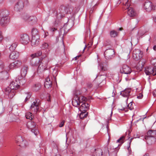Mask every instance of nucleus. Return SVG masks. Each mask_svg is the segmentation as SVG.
Returning <instances> with one entry per match:
<instances>
[{"instance_id":"6","label":"nucleus","mask_w":156,"mask_h":156,"mask_svg":"<svg viewBox=\"0 0 156 156\" xmlns=\"http://www.w3.org/2000/svg\"><path fill=\"white\" fill-rule=\"evenodd\" d=\"M143 56V52L138 49H135L133 51V57L136 60L140 59Z\"/></svg>"},{"instance_id":"58","label":"nucleus","mask_w":156,"mask_h":156,"mask_svg":"<svg viewBox=\"0 0 156 156\" xmlns=\"http://www.w3.org/2000/svg\"><path fill=\"white\" fill-rule=\"evenodd\" d=\"M142 96H143V95L141 94L139 96H137V98H140L141 97H142Z\"/></svg>"},{"instance_id":"31","label":"nucleus","mask_w":156,"mask_h":156,"mask_svg":"<svg viewBox=\"0 0 156 156\" xmlns=\"http://www.w3.org/2000/svg\"><path fill=\"white\" fill-rule=\"evenodd\" d=\"M32 37H35L36 36H39L38 35V31L35 28L33 29L32 30Z\"/></svg>"},{"instance_id":"61","label":"nucleus","mask_w":156,"mask_h":156,"mask_svg":"<svg viewBox=\"0 0 156 156\" xmlns=\"http://www.w3.org/2000/svg\"><path fill=\"white\" fill-rule=\"evenodd\" d=\"M119 110H125V108H123L122 109H119Z\"/></svg>"},{"instance_id":"28","label":"nucleus","mask_w":156,"mask_h":156,"mask_svg":"<svg viewBox=\"0 0 156 156\" xmlns=\"http://www.w3.org/2000/svg\"><path fill=\"white\" fill-rule=\"evenodd\" d=\"M98 67L103 72L106 71L108 69L107 68L106 66H104L102 63L99 64Z\"/></svg>"},{"instance_id":"36","label":"nucleus","mask_w":156,"mask_h":156,"mask_svg":"<svg viewBox=\"0 0 156 156\" xmlns=\"http://www.w3.org/2000/svg\"><path fill=\"white\" fill-rule=\"evenodd\" d=\"M32 113L30 112H28L26 114V117L27 119H29L30 120H31L32 119Z\"/></svg>"},{"instance_id":"18","label":"nucleus","mask_w":156,"mask_h":156,"mask_svg":"<svg viewBox=\"0 0 156 156\" xmlns=\"http://www.w3.org/2000/svg\"><path fill=\"white\" fill-rule=\"evenodd\" d=\"M126 9H128L127 14L129 16L133 17L136 15V13L133 9L129 7V6Z\"/></svg>"},{"instance_id":"15","label":"nucleus","mask_w":156,"mask_h":156,"mask_svg":"<svg viewBox=\"0 0 156 156\" xmlns=\"http://www.w3.org/2000/svg\"><path fill=\"white\" fill-rule=\"evenodd\" d=\"M156 134V131L154 130H149L147 133V136H145V139L146 140L147 143L149 142V140H151L150 137H153Z\"/></svg>"},{"instance_id":"11","label":"nucleus","mask_w":156,"mask_h":156,"mask_svg":"<svg viewBox=\"0 0 156 156\" xmlns=\"http://www.w3.org/2000/svg\"><path fill=\"white\" fill-rule=\"evenodd\" d=\"M40 39L39 36L32 37L31 40V45L34 47L37 46L40 43Z\"/></svg>"},{"instance_id":"1","label":"nucleus","mask_w":156,"mask_h":156,"mask_svg":"<svg viewBox=\"0 0 156 156\" xmlns=\"http://www.w3.org/2000/svg\"><path fill=\"white\" fill-rule=\"evenodd\" d=\"M87 100L86 98L84 96L79 97L76 95L72 101V104L73 106L78 107L80 104L82 103L80 108H78L80 112H86L89 107V105L85 102Z\"/></svg>"},{"instance_id":"13","label":"nucleus","mask_w":156,"mask_h":156,"mask_svg":"<svg viewBox=\"0 0 156 156\" xmlns=\"http://www.w3.org/2000/svg\"><path fill=\"white\" fill-rule=\"evenodd\" d=\"M145 72L147 75L152 74L153 76L156 75V67H154L153 68L152 67H148L146 69Z\"/></svg>"},{"instance_id":"48","label":"nucleus","mask_w":156,"mask_h":156,"mask_svg":"<svg viewBox=\"0 0 156 156\" xmlns=\"http://www.w3.org/2000/svg\"><path fill=\"white\" fill-rule=\"evenodd\" d=\"M65 123V121L64 120L62 121L60 124L59 126L60 127L63 126Z\"/></svg>"},{"instance_id":"5","label":"nucleus","mask_w":156,"mask_h":156,"mask_svg":"<svg viewBox=\"0 0 156 156\" xmlns=\"http://www.w3.org/2000/svg\"><path fill=\"white\" fill-rule=\"evenodd\" d=\"M16 142L22 147H24L27 145V142L23 139V138L20 136H17L15 139Z\"/></svg>"},{"instance_id":"51","label":"nucleus","mask_w":156,"mask_h":156,"mask_svg":"<svg viewBox=\"0 0 156 156\" xmlns=\"http://www.w3.org/2000/svg\"><path fill=\"white\" fill-rule=\"evenodd\" d=\"M3 37L2 35V33L0 32V42L2 40Z\"/></svg>"},{"instance_id":"30","label":"nucleus","mask_w":156,"mask_h":156,"mask_svg":"<svg viewBox=\"0 0 156 156\" xmlns=\"http://www.w3.org/2000/svg\"><path fill=\"white\" fill-rule=\"evenodd\" d=\"M18 43L17 42H14L9 47V49L11 51L14 50L16 47Z\"/></svg>"},{"instance_id":"49","label":"nucleus","mask_w":156,"mask_h":156,"mask_svg":"<svg viewBox=\"0 0 156 156\" xmlns=\"http://www.w3.org/2000/svg\"><path fill=\"white\" fill-rule=\"evenodd\" d=\"M37 57V55L36 53H34L31 54L30 55V57L32 58H34Z\"/></svg>"},{"instance_id":"9","label":"nucleus","mask_w":156,"mask_h":156,"mask_svg":"<svg viewBox=\"0 0 156 156\" xmlns=\"http://www.w3.org/2000/svg\"><path fill=\"white\" fill-rule=\"evenodd\" d=\"M115 52L113 50L109 49L106 50L104 52V56L106 59L112 58L114 55Z\"/></svg>"},{"instance_id":"14","label":"nucleus","mask_w":156,"mask_h":156,"mask_svg":"<svg viewBox=\"0 0 156 156\" xmlns=\"http://www.w3.org/2000/svg\"><path fill=\"white\" fill-rule=\"evenodd\" d=\"M22 64V62L19 60H16L9 65V69H13L19 67Z\"/></svg>"},{"instance_id":"39","label":"nucleus","mask_w":156,"mask_h":156,"mask_svg":"<svg viewBox=\"0 0 156 156\" xmlns=\"http://www.w3.org/2000/svg\"><path fill=\"white\" fill-rule=\"evenodd\" d=\"M37 18L36 17L34 16H31L29 17L28 21H32L33 22H36Z\"/></svg>"},{"instance_id":"16","label":"nucleus","mask_w":156,"mask_h":156,"mask_svg":"<svg viewBox=\"0 0 156 156\" xmlns=\"http://www.w3.org/2000/svg\"><path fill=\"white\" fill-rule=\"evenodd\" d=\"M0 23L2 26H4L8 24L9 22V16L1 17Z\"/></svg>"},{"instance_id":"56","label":"nucleus","mask_w":156,"mask_h":156,"mask_svg":"<svg viewBox=\"0 0 156 156\" xmlns=\"http://www.w3.org/2000/svg\"><path fill=\"white\" fill-rule=\"evenodd\" d=\"M115 106H113L112 107V109H111V116H112V110H113V108Z\"/></svg>"},{"instance_id":"52","label":"nucleus","mask_w":156,"mask_h":156,"mask_svg":"<svg viewBox=\"0 0 156 156\" xmlns=\"http://www.w3.org/2000/svg\"><path fill=\"white\" fill-rule=\"evenodd\" d=\"M56 30V29L55 27L50 28V30L51 32H54V31H55Z\"/></svg>"},{"instance_id":"17","label":"nucleus","mask_w":156,"mask_h":156,"mask_svg":"<svg viewBox=\"0 0 156 156\" xmlns=\"http://www.w3.org/2000/svg\"><path fill=\"white\" fill-rule=\"evenodd\" d=\"M67 24L65 23L63 26V27L60 29V31L59 33V34L60 35H62L63 36L65 35L67 33L68 31L69 30V28H67Z\"/></svg>"},{"instance_id":"26","label":"nucleus","mask_w":156,"mask_h":156,"mask_svg":"<svg viewBox=\"0 0 156 156\" xmlns=\"http://www.w3.org/2000/svg\"><path fill=\"white\" fill-rule=\"evenodd\" d=\"M98 79L99 80L100 83H101L102 82L104 83H105V80L106 79V76L104 75H101L100 76H98Z\"/></svg>"},{"instance_id":"8","label":"nucleus","mask_w":156,"mask_h":156,"mask_svg":"<svg viewBox=\"0 0 156 156\" xmlns=\"http://www.w3.org/2000/svg\"><path fill=\"white\" fill-rule=\"evenodd\" d=\"M120 71L122 73L129 74L131 72V70L128 66L126 65H123L120 69Z\"/></svg>"},{"instance_id":"32","label":"nucleus","mask_w":156,"mask_h":156,"mask_svg":"<svg viewBox=\"0 0 156 156\" xmlns=\"http://www.w3.org/2000/svg\"><path fill=\"white\" fill-rule=\"evenodd\" d=\"M64 16L65 14L63 12H60L58 13V12L57 13V18L58 19L62 18Z\"/></svg>"},{"instance_id":"54","label":"nucleus","mask_w":156,"mask_h":156,"mask_svg":"<svg viewBox=\"0 0 156 156\" xmlns=\"http://www.w3.org/2000/svg\"><path fill=\"white\" fill-rule=\"evenodd\" d=\"M152 17L154 22H156V15L153 16Z\"/></svg>"},{"instance_id":"64","label":"nucleus","mask_w":156,"mask_h":156,"mask_svg":"<svg viewBox=\"0 0 156 156\" xmlns=\"http://www.w3.org/2000/svg\"><path fill=\"white\" fill-rule=\"evenodd\" d=\"M85 48H86V46H85V48H84V49H83V51H84L85 50Z\"/></svg>"},{"instance_id":"12","label":"nucleus","mask_w":156,"mask_h":156,"mask_svg":"<svg viewBox=\"0 0 156 156\" xmlns=\"http://www.w3.org/2000/svg\"><path fill=\"white\" fill-rule=\"evenodd\" d=\"M39 101L38 99H36V101L34 102L33 104L31 105L30 108L34 112H37L39 109Z\"/></svg>"},{"instance_id":"20","label":"nucleus","mask_w":156,"mask_h":156,"mask_svg":"<svg viewBox=\"0 0 156 156\" xmlns=\"http://www.w3.org/2000/svg\"><path fill=\"white\" fill-rule=\"evenodd\" d=\"M19 56V53L16 51L12 52L9 55V58L12 59H17Z\"/></svg>"},{"instance_id":"57","label":"nucleus","mask_w":156,"mask_h":156,"mask_svg":"<svg viewBox=\"0 0 156 156\" xmlns=\"http://www.w3.org/2000/svg\"><path fill=\"white\" fill-rule=\"evenodd\" d=\"M139 137H140L139 136H138V135H136V136H135V135H134V136L133 137V138H139Z\"/></svg>"},{"instance_id":"55","label":"nucleus","mask_w":156,"mask_h":156,"mask_svg":"<svg viewBox=\"0 0 156 156\" xmlns=\"http://www.w3.org/2000/svg\"><path fill=\"white\" fill-rule=\"evenodd\" d=\"M153 94L154 96L156 97V89L153 92Z\"/></svg>"},{"instance_id":"21","label":"nucleus","mask_w":156,"mask_h":156,"mask_svg":"<svg viewBox=\"0 0 156 156\" xmlns=\"http://www.w3.org/2000/svg\"><path fill=\"white\" fill-rule=\"evenodd\" d=\"M27 69L28 67L26 66H24L22 68L21 71V75L23 78L26 76Z\"/></svg>"},{"instance_id":"35","label":"nucleus","mask_w":156,"mask_h":156,"mask_svg":"<svg viewBox=\"0 0 156 156\" xmlns=\"http://www.w3.org/2000/svg\"><path fill=\"white\" fill-rule=\"evenodd\" d=\"M121 1L122 2L123 5H125L127 8V7L129 6L130 5L128 2L129 0H121Z\"/></svg>"},{"instance_id":"19","label":"nucleus","mask_w":156,"mask_h":156,"mask_svg":"<svg viewBox=\"0 0 156 156\" xmlns=\"http://www.w3.org/2000/svg\"><path fill=\"white\" fill-rule=\"evenodd\" d=\"M52 85V82L49 77L47 78L45 80L44 82V87L47 88H49L51 87Z\"/></svg>"},{"instance_id":"46","label":"nucleus","mask_w":156,"mask_h":156,"mask_svg":"<svg viewBox=\"0 0 156 156\" xmlns=\"http://www.w3.org/2000/svg\"><path fill=\"white\" fill-rule=\"evenodd\" d=\"M133 138H131L130 139H129V147H128V149L129 150V148H130V144H131V142L133 140Z\"/></svg>"},{"instance_id":"40","label":"nucleus","mask_w":156,"mask_h":156,"mask_svg":"<svg viewBox=\"0 0 156 156\" xmlns=\"http://www.w3.org/2000/svg\"><path fill=\"white\" fill-rule=\"evenodd\" d=\"M125 137L122 136L119 139L117 140V142L118 143H120L121 144H123L124 142V139Z\"/></svg>"},{"instance_id":"25","label":"nucleus","mask_w":156,"mask_h":156,"mask_svg":"<svg viewBox=\"0 0 156 156\" xmlns=\"http://www.w3.org/2000/svg\"><path fill=\"white\" fill-rule=\"evenodd\" d=\"M9 12L6 9L3 10L1 12L0 15L1 17L8 16Z\"/></svg>"},{"instance_id":"60","label":"nucleus","mask_w":156,"mask_h":156,"mask_svg":"<svg viewBox=\"0 0 156 156\" xmlns=\"http://www.w3.org/2000/svg\"><path fill=\"white\" fill-rule=\"evenodd\" d=\"M144 156H149V155L148 154H146Z\"/></svg>"},{"instance_id":"53","label":"nucleus","mask_w":156,"mask_h":156,"mask_svg":"<svg viewBox=\"0 0 156 156\" xmlns=\"http://www.w3.org/2000/svg\"><path fill=\"white\" fill-rule=\"evenodd\" d=\"M92 86V85L91 83H88L87 84V86L89 88L91 87Z\"/></svg>"},{"instance_id":"27","label":"nucleus","mask_w":156,"mask_h":156,"mask_svg":"<svg viewBox=\"0 0 156 156\" xmlns=\"http://www.w3.org/2000/svg\"><path fill=\"white\" fill-rule=\"evenodd\" d=\"M118 33L115 30H112L110 32V35L111 37H115L117 36Z\"/></svg>"},{"instance_id":"10","label":"nucleus","mask_w":156,"mask_h":156,"mask_svg":"<svg viewBox=\"0 0 156 156\" xmlns=\"http://www.w3.org/2000/svg\"><path fill=\"white\" fill-rule=\"evenodd\" d=\"M30 39L28 35L24 34L21 35L20 41L24 44H27L29 43Z\"/></svg>"},{"instance_id":"41","label":"nucleus","mask_w":156,"mask_h":156,"mask_svg":"<svg viewBox=\"0 0 156 156\" xmlns=\"http://www.w3.org/2000/svg\"><path fill=\"white\" fill-rule=\"evenodd\" d=\"M145 63L144 60L143 59H141L138 63L139 66L140 67H142Z\"/></svg>"},{"instance_id":"34","label":"nucleus","mask_w":156,"mask_h":156,"mask_svg":"<svg viewBox=\"0 0 156 156\" xmlns=\"http://www.w3.org/2000/svg\"><path fill=\"white\" fill-rule=\"evenodd\" d=\"M145 33V31L144 30V28H143L139 30L137 32V34L139 36H142L144 35Z\"/></svg>"},{"instance_id":"33","label":"nucleus","mask_w":156,"mask_h":156,"mask_svg":"<svg viewBox=\"0 0 156 156\" xmlns=\"http://www.w3.org/2000/svg\"><path fill=\"white\" fill-rule=\"evenodd\" d=\"M8 76V73L7 71L3 72L0 73V77L2 79L5 78V76Z\"/></svg>"},{"instance_id":"38","label":"nucleus","mask_w":156,"mask_h":156,"mask_svg":"<svg viewBox=\"0 0 156 156\" xmlns=\"http://www.w3.org/2000/svg\"><path fill=\"white\" fill-rule=\"evenodd\" d=\"M48 47V44L47 43H44L42 44L41 48L43 50H45L47 49Z\"/></svg>"},{"instance_id":"24","label":"nucleus","mask_w":156,"mask_h":156,"mask_svg":"<svg viewBox=\"0 0 156 156\" xmlns=\"http://www.w3.org/2000/svg\"><path fill=\"white\" fill-rule=\"evenodd\" d=\"M102 151L100 149L96 150L94 153V156H102Z\"/></svg>"},{"instance_id":"3","label":"nucleus","mask_w":156,"mask_h":156,"mask_svg":"<svg viewBox=\"0 0 156 156\" xmlns=\"http://www.w3.org/2000/svg\"><path fill=\"white\" fill-rule=\"evenodd\" d=\"M48 59L46 58L42 59L41 61L38 60L36 61L35 63L32 62V65L34 66H37L39 64L38 69L42 71L44 70L47 68Z\"/></svg>"},{"instance_id":"47","label":"nucleus","mask_w":156,"mask_h":156,"mask_svg":"<svg viewBox=\"0 0 156 156\" xmlns=\"http://www.w3.org/2000/svg\"><path fill=\"white\" fill-rule=\"evenodd\" d=\"M42 53L41 51H39L36 53V54L37 56H39L41 55Z\"/></svg>"},{"instance_id":"44","label":"nucleus","mask_w":156,"mask_h":156,"mask_svg":"<svg viewBox=\"0 0 156 156\" xmlns=\"http://www.w3.org/2000/svg\"><path fill=\"white\" fill-rule=\"evenodd\" d=\"M27 96H26L25 99V101H26L28 100L31 97V94L30 93H28L27 94Z\"/></svg>"},{"instance_id":"63","label":"nucleus","mask_w":156,"mask_h":156,"mask_svg":"<svg viewBox=\"0 0 156 156\" xmlns=\"http://www.w3.org/2000/svg\"><path fill=\"white\" fill-rule=\"evenodd\" d=\"M119 30H122V28H119Z\"/></svg>"},{"instance_id":"2","label":"nucleus","mask_w":156,"mask_h":156,"mask_svg":"<svg viewBox=\"0 0 156 156\" xmlns=\"http://www.w3.org/2000/svg\"><path fill=\"white\" fill-rule=\"evenodd\" d=\"M19 85L14 81L12 82L9 87L5 88V93L10 98H12L15 94V90L17 89Z\"/></svg>"},{"instance_id":"62","label":"nucleus","mask_w":156,"mask_h":156,"mask_svg":"<svg viewBox=\"0 0 156 156\" xmlns=\"http://www.w3.org/2000/svg\"><path fill=\"white\" fill-rule=\"evenodd\" d=\"M80 57V56H76L75 58L76 59H77V58H79Z\"/></svg>"},{"instance_id":"43","label":"nucleus","mask_w":156,"mask_h":156,"mask_svg":"<svg viewBox=\"0 0 156 156\" xmlns=\"http://www.w3.org/2000/svg\"><path fill=\"white\" fill-rule=\"evenodd\" d=\"M151 63L152 65L154 66V67H156V58L152 59L151 60Z\"/></svg>"},{"instance_id":"23","label":"nucleus","mask_w":156,"mask_h":156,"mask_svg":"<svg viewBox=\"0 0 156 156\" xmlns=\"http://www.w3.org/2000/svg\"><path fill=\"white\" fill-rule=\"evenodd\" d=\"M131 90L129 89H126L121 92V94L123 97H127L129 95Z\"/></svg>"},{"instance_id":"45","label":"nucleus","mask_w":156,"mask_h":156,"mask_svg":"<svg viewBox=\"0 0 156 156\" xmlns=\"http://www.w3.org/2000/svg\"><path fill=\"white\" fill-rule=\"evenodd\" d=\"M23 19L26 21H29V17L27 15H25L23 17Z\"/></svg>"},{"instance_id":"50","label":"nucleus","mask_w":156,"mask_h":156,"mask_svg":"<svg viewBox=\"0 0 156 156\" xmlns=\"http://www.w3.org/2000/svg\"><path fill=\"white\" fill-rule=\"evenodd\" d=\"M0 66L1 68H3L4 66L3 65V62L2 61L0 60Z\"/></svg>"},{"instance_id":"59","label":"nucleus","mask_w":156,"mask_h":156,"mask_svg":"<svg viewBox=\"0 0 156 156\" xmlns=\"http://www.w3.org/2000/svg\"><path fill=\"white\" fill-rule=\"evenodd\" d=\"M153 49L156 51V45H154L153 47Z\"/></svg>"},{"instance_id":"37","label":"nucleus","mask_w":156,"mask_h":156,"mask_svg":"<svg viewBox=\"0 0 156 156\" xmlns=\"http://www.w3.org/2000/svg\"><path fill=\"white\" fill-rule=\"evenodd\" d=\"M86 112L82 111L81 112V113L80 114V119H83L84 117H86L87 113H86Z\"/></svg>"},{"instance_id":"22","label":"nucleus","mask_w":156,"mask_h":156,"mask_svg":"<svg viewBox=\"0 0 156 156\" xmlns=\"http://www.w3.org/2000/svg\"><path fill=\"white\" fill-rule=\"evenodd\" d=\"M24 7L23 2L21 1L18 2L15 6V8L18 11L22 9Z\"/></svg>"},{"instance_id":"7","label":"nucleus","mask_w":156,"mask_h":156,"mask_svg":"<svg viewBox=\"0 0 156 156\" xmlns=\"http://www.w3.org/2000/svg\"><path fill=\"white\" fill-rule=\"evenodd\" d=\"M144 8L147 12H150L152 10H156V5L155 6L153 5L150 2H145L144 5Z\"/></svg>"},{"instance_id":"42","label":"nucleus","mask_w":156,"mask_h":156,"mask_svg":"<svg viewBox=\"0 0 156 156\" xmlns=\"http://www.w3.org/2000/svg\"><path fill=\"white\" fill-rule=\"evenodd\" d=\"M127 108L130 110H132L133 109V105L132 102H130V103L127 105Z\"/></svg>"},{"instance_id":"4","label":"nucleus","mask_w":156,"mask_h":156,"mask_svg":"<svg viewBox=\"0 0 156 156\" xmlns=\"http://www.w3.org/2000/svg\"><path fill=\"white\" fill-rule=\"evenodd\" d=\"M27 128L31 129V132L34 133L35 135L36 136L39 133L37 124L34 122L30 121L27 123Z\"/></svg>"},{"instance_id":"29","label":"nucleus","mask_w":156,"mask_h":156,"mask_svg":"<svg viewBox=\"0 0 156 156\" xmlns=\"http://www.w3.org/2000/svg\"><path fill=\"white\" fill-rule=\"evenodd\" d=\"M41 87L40 84V83H38L33 86L32 88L33 90L35 91H37Z\"/></svg>"}]
</instances>
